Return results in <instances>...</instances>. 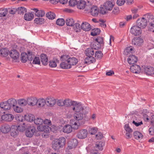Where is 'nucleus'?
Listing matches in <instances>:
<instances>
[{
    "mask_svg": "<svg viewBox=\"0 0 154 154\" xmlns=\"http://www.w3.org/2000/svg\"><path fill=\"white\" fill-rule=\"evenodd\" d=\"M86 109L87 108L83 106L81 103H78L75 107H73L72 110L75 112L73 116L74 118L77 121L82 120L84 115L88 112Z\"/></svg>",
    "mask_w": 154,
    "mask_h": 154,
    "instance_id": "f257e3e1",
    "label": "nucleus"
},
{
    "mask_svg": "<svg viewBox=\"0 0 154 154\" xmlns=\"http://www.w3.org/2000/svg\"><path fill=\"white\" fill-rule=\"evenodd\" d=\"M34 123L36 125H38L37 129L38 131L48 133L51 130V128L49 126L44 125V120L43 119L38 118L34 120Z\"/></svg>",
    "mask_w": 154,
    "mask_h": 154,
    "instance_id": "f03ea898",
    "label": "nucleus"
},
{
    "mask_svg": "<svg viewBox=\"0 0 154 154\" xmlns=\"http://www.w3.org/2000/svg\"><path fill=\"white\" fill-rule=\"evenodd\" d=\"M65 143V138L63 137H61L54 140L52 143V147L55 150L59 149L60 148L63 147Z\"/></svg>",
    "mask_w": 154,
    "mask_h": 154,
    "instance_id": "7ed1b4c3",
    "label": "nucleus"
},
{
    "mask_svg": "<svg viewBox=\"0 0 154 154\" xmlns=\"http://www.w3.org/2000/svg\"><path fill=\"white\" fill-rule=\"evenodd\" d=\"M113 2L110 1L106 2L103 4L102 7H101L100 10V13L102 14H105L107 11L111 10L114 6Z\"/></svg>",
    "mask_w": 154,
    "mask_h": 154,
    "instance_id": "20e7f679",
    "label": "nucleus"
},
{
    "mask_svg": "<svg viewBox=\"0 0 154 154\" xmlns=\"http://www.w3.org/2000/svg\"><path fill=\"white\" fill-rule=\"evenodd\" d=\"M60 59L62 61H66L68 64L70 65L71 68L72 66L76 65L78 62V60L77 59L74 57L70 58L69 56L67 55H62Z\"/></svg>",
    "mask_w": 154,
    "mask_h": 154,
    "instance_id": "39448f33",
    "label": "nucleus"
},
{
    "mask_svg": "<svg viewBox=\"0 0 154 154\" xmlns=\"http://www.w3.org/2000/svg\"><path fill=\"white\" fill-rule=\"evenodd\" d=\"M21 60L23 63H26L28 60L30 61L32 60L33 58L35 57L34 54L31 51H28L27 54L25 53H22L21 54Z\"/></svg>",
    "mask_w": 154,
    "mask_h": 154,
    "instance_id": "423d86ee",
    "label": "nucleus"
},
{
    "mask_svg": "<svg viewBox=\"0 0 154 154\" xmlns=\"http://www.w3.org/2000/svg\"><path fill=\"white\" fill-rule=\"evenodd\" d=\"M9 55L14 62H17L19 61V57L20 54L19 52L16 50H11L10 51Z\"/></svg>",
    "mask_w": 154,
    "mask_h": 154,
    "instance_id": "0eeeda50",
    "label": "nucleus"
},
{
    "mask_svg": "<svg viewBox=\"0 0 154 154\" xmlns=\"http://www.w3.org/2000/svg\"><path fill=\"white\" fill-rule=\"evenodd\" d=\"M147 24V21L144 17L138 19L137 21L136 25L141 29L145 28Z\"/></svg>",
    "mask_w": 154,
    "mask_h": 154,
    "instance_id": "6e6552de",
    "label": "nucleus"
},
{
    "mask_svg": "<svg viewBox=\"0 0 154 154\" xmlns=\"http://www.w3.org/2000/svg\"><path fill=\"white\" fill-rule=\"evenodd\" d=\"M64 106L66 107L71 106V108L72 110L73 107H75L80 103L76 101H72L69 99H66L63 100Z\"/></svg>",
    "mask_w": 154,
    "mask_h": 154,
    "instance_id": "1a4fd4ad",
    "label": "nucleus"
},
{
    "mask_svg": "<svg viewBox=\"0 0 154 154\" xmlns=\"http://www.w3.org/2000/svg\"><path fill=\"white\" fill-rule=\"evenodd\" d=\"M130 32L131 33L134 35L137 36L140 35L142 33L141 29L136 26L132 27L130 29Z\"/></svg>",
    "mask_w": 154,
    "mask_h": 154,
    "instance_id": "9d476101",
    "label": "nucleus"
},
{
    "mask_svg": "<svg viewBox=\"0 0 154 154\" xmlns=\"http://www.w3.org/2000/svg\"><path fill=\"white\" fill-rule=\"evenodd\" d=\"M45 104L48 106H53L56 103V100L53 97H48L45 99Z\"/></svg>",
    "mask_w": 154,
    "mask_h": 154,
    "instance_id": "9b49d317",
    "label": "nucleus"
},
{
    "mask_svg": "<svg viewBox=\"0 0 154 154\" xmlns=\"http://www.w3.org/2000/svg\"><path fill=\"white\" fill-rule=\"evenodd\" d=\"M1 119L3 120H4L7 122H11L14 119V116L13 115L11 114H6L5 113H2Z\"/></svg>",
    "mask_w": 154,
    "mask_h": 154,
    "instance_id": "f8f14e48",
    "label": "nucleus"
},
{
    "mask_svg": "<svg viewBox=\"0 0 154 154\" xmlns=\"http://www.w3.org/2000/svg\"><path fill=\"white\" fill-rule=\"evenodd\" d=\"M88 134L87 130L85 129H83L79 131L77 134V136L79 139H83L87 137Z\"/></svg>",
    "mask_w": 154,
    "mask_h": 154,
    "instance_id": "ddd939ff",
    "label": "nucleus"
},
{
    "mask_svg": "<svg viewBox=\"0 0 154 154\" xmlns=\"http://www.w3.org/2000/svg\"><path fill=\"white\" fill-rule=\"evenodd\" d=\"M35 128L33 126H30L28 128L26 131V135L28 137H31L35 131Z\"/></svg>",
    "mask_w": 154,
    "mask_h": 154,
    "instance_id": "4468645a",
    "label": "nucleus"
},
{
    "mask_svg": "<svg viewBox=\"0 0 154 154\" xmlns=\"http://www.w3.org/2000/svg\"><path fill=\"white\" fill-rule=\"evenodd\" d=\"M143 69L147 75H151L154 74V68L151 66H142Z\"/></svg>",
    "mask_w": 154,
    "mask_h": 154,
    "instance_id": "2eb2a0df",
    "label": "nucleus"
},
{
    "mask_svg": "<svg viewBox=\"0 0 154 154\" xmlns=\"http://www.w3.org/2000/svg\"><path fill=\"white\" fill-rule=\"evenodd\" d=\"M143 39L140 37L134 38L132 41V44L136 46L141 45L143 43Z\"/></svg>",
    "mask_w": 154,
    "mask_h": 154,
    "instance_id": "dca6fc26",
    "label": "nucleus"
},
{
    "mask_svg": "<svg viewBox=\"0 0 154 154\" xmlns=\"http://www.w3.org/2000/svg\"><path fill=\"white\" fill-rule=\"evenodd\" d=\"M78 142L75 139H73L69 141L68 146L69 149H72L75 148L78 145Z\"/></svg>",
    "mask_w": 154,
    "mask_h": 154,
    "instance_id": "f3484780",
    "label": "nucleus"
},
{
    "mask_svg": "<svg viewBox=\"0 0 154 154\" xmlns=\"http://www.w3.org/2000/svg\"><path fill=\"white\" fill-rule=\"evenodd\" d=\"M11 135L13 137H16L18 134L19 131L17 125H12L11 126V129L10 130Z\"/></svg>",
    "mask_w": 154,
    "mask_h": 154,
    "instance_id": "a211bd4d",
    "label": "nucleus"
},
{
    "mask_svg": "<svg viewBox=\"0 0 154 154\" xmlns=\"http://www.w3.org/2000/svg\"><path fill=\"white\" fill-rule=\"evenodd\" d=\"M130 70L133 73L138 74L140 73L141 69L139 66L134 64L131 66Z\"/></svg>",
    "mask_w": 154,
    "mask_h": 154,
    "instance_id": "6ab92c4d",
    "label": "nucleus"
},
{
    "mask_svg": "<svg viewBox=\"0 0 154 154\" xmlns=\"http://www.w3.org/2000/svg\"><path fill=\"white\" fill-rule=\"evenodd\" d=\"M0 112H4L2 111V109L5 110H8L11 109V107L10 106L8 103L7 101L3 102L0 103Z\"/></svg>",
    "mask_w": 154,
    "mask_h": 154,
    "instance_id": "aec40b11",
    "label": "nucleus"
},
{
    "mask_svg": "<svg viewBox=\"0 0 154 154\" xmlns=\"http://www.w3.org/2000/svg\"><path fill=\"white\" fill-rule=\"evenodd\" d=\"M90 13L92 16L96 17L100 13V10L97 6H94L91 8Z\"/></svg>",
    "mask_w": 154,
    "mask_h": 154,
    "instance_id": "412c9836",
    "label": "nucleus"
},
{
    "mask_svg": "<svg viewBox=\"0 0 154 154\" xmlns=\"http://www.w3.org/2000/svg\"><path fill=\"white\" fill-rule=\"evenodd\" d=\"M27 104L30 106H35L36 104L37 98L35 97H29L27 98Z\"/></svg>",
    "mask_w": 154,
    "mask_h": 154,
    "instance_id": "4be33fe9",
    "label": "nucleus"
},
{
    "mask_svg": "<svg viewBox=\"0 0 154 154\" xmlns=\"http://www.w3.org/2000/svg\"><path fill=\"white\" fill-rule=\"evenodd\" d=\"M11 129V126L8 124H4L1 127L0 130L3 133L7 134L8 133Z\"/></svg>",
    "mask_w": 154,
    "mask_h": 154,
    "instance_id": "5701e85b",
    "label": "nucleus"
},
{
    "mask_svg": "<svg viewBox=\"0 0 154 154\" xmlns=\"http://www.w3.org/2000/svg\"><path fill=\"white\" fill-rule=\"evenodd\" d=\"M137 61V58L135 56H129L128 58V62L129 64L134 65Z\"/></svg>",
    "mask_w": 154,
    "mask_h": 154,
    "instance_id": "b1692460",
    "label": "nucleus"
},
{
    "mask_svg": "<svg viewBox=\"0 0 154 154\" xmlns=\"http://www.w3.org/2000/svg\"><path fill=\"white\" fill-rule=\"evenodd\" d=\"M36 105L38 108H42L44 107L45 105V99L43 98L37 99Z\"/></svg>",
    "mask_w": 154,
    "mask_h": 154,
    "instance_id": "393cba45",
    "label": "nucleus"
},
{
    "mask_svg": "<svg viewBox=\"0 0 154 154\" xmlns=\"http://www.w3.org/2000/svg\"><path fill=\"white\" fill-rule=\"evenodd\" d=\"M81 28L85 31H88L91 29L90 24L86 22H83L81 24Z\"/></svg>",
    "mask_w": 154,
    "mask_h": 154,
    "instance_id": "a878e982",
    "label": "nucleus"
},
{
    "mask_svg": "<svg viewBox=\"0 0 154 154\" xmlns=\"http://www.w3.org/2000/svg\"><path fill=\"white\" fill-rule=\"evenodd\" d=\"M105 144V142L103 141L97 142L96 143L95 146L94 148H95V149L97 148V149L101 151L103 149V147Z\"/></svg>",
    "mask_w": 154,
    "mask_h": 154,
    "instance_id": "bb28decb",
    "label": "nucleus"
},
{
    "mask_svg": "<svg viewBox=\"0 0 154 154\" xmlns=\"http://www.w3.org/2000/svg\"><path fill=\"white\" fill-rule=\"evenodd\" d=\"M31 10L35 13V15L37 17H42L45 16V13L43 10H39L36 8L32 9Z\"/></svg>",
    "mask_w": 154,
    "mask_h": 154,
    "instance_id": "cd10ccee",
    "label": "nucleus"
},
{
    "mask_svg": "<svg viewBox=\"0 0 154 154\" xmlns=\"http://www.w3.org/2000/svg\"><path fill=\"white\" fill-rule=\"evenodd\" d=\"M95 59L92 56H87L84 60V63L89 64L95 62Z\"/></svg>",
    "mask_w": 154,
    "mask_h": 154,
    "instance_id": "c85d7f7f",
    "label": "nucleus"
},
{
    "mask_svg": "<svg viewBox=\"0 0 154 154\" xmlns=\"http://www.w3.org/2000/svg\"><path fill=\"white\" fill-rule=\"evenodd\" d=\"M10 51L8 49L4 48L0 50V55L3 57H6L9 54Z\"/></svg>",
    "mask_w": 154,
    "mask_h": 154,
    "instance_id": "c756f323",
    "label": "nucleus"
},
{
    "mask_svg": "<svg viewBox=\"0 0 154 154\" xmlns=\"http://www.w3.org/2000/svg\"><path fill=\"white\" fill-rule=\"evenodd\" d=\"M72 130V126L69 124L65 125L63 128V131L65 133L69 134L70 133Z\"/></svg>",
    "mask_w": 154,
    "mask_h": 154,
    "instance_id": "7c9ffc66",
    "label": "nucleus"
},
{
    "mask_svg": "<svg viewBox=\"0 0 154 154\" xmlns=\"http://www.w3.org/2000/svg\"><path fill=\"white\" fill-rule=\"evenodd\" d=\"M86 2L84 0H80L77 2V7L80 9H83L86 5Z\"/></svg>",
    "mask_w": 154,
    "mask_h": 154,
    "instance_id": "2f4dec72",
    "label": "nucleus"
},
{
    "mask_svg": "<svg viewBox=\"0 0 154 154\" xmlns=\"http://www.w3.org/2000/svg\"><path fill=\"white\" fill-rule=\"evenodd\" d=\"M34 18V15L31 12H28L25 14L24 17V19L26 21H30Z\"/></svg>",
    "mask_w": 154,
    "mask_h": 154,
    "instance_id": "473e14b6",
    "label": "nucleus"
},
{
    "mask_svg": "<svg viewBox=\"0 0 154 154\" xmlns=\"http://www.w3.org/2000/svg\"><path fill=\"white\" fill-rule=\"evenodd\" d=\"M87 56H92L94 54V49L92 48H87L85 51Z\"/></svg>",
    "mask_w": 154,
    "mask_h": 154,
    "instance_id": "72a5a7b5",
    "label": "nucleus"
},
{
    "mask_svg": "<svg viewBox=\"0 0 154 154\" xmlns=\"http://www.w3.org/2000/svg\"><path fill=\"white\" fill-rule=\"evenodd\" d=\"M41 62L42 64L46 65L48 63V58L47 56L44 54H42L41 55Z\"/></svg>",
    "mask_w": 154,
    "mask_h": 154,
    "instance_id": "f704fd0d",
    "label": "nucleus"
},
{
    "mask_svg": "<svg viewBox=\"0 0 154 154\" xmlns=\"http://www.w3.org/2000/svg\"><path fill=\"white\" fill-rule=\"evenodd\" d=\"M145 18L147 19L149 23L153 22L154 23V16L150 13H147L144 16Z\"/></svg>",
    "mask_w": 154,
    "mask_h": 154,
    "instance_id": "c9c22d12",
    "label": "nucleus"
},
{
    "mask_svg": "<svg viewBox=\"0 0 154 154\" xmlns=\"http://www.w3.org/2000/svg\"><path fill=\"white\" fill-rule=\"evenodd\" d=\"M25 119L27 121L31 122L34 120L35 116L34 115L31 114H27L25 115Z\"/></svg>",
    "mask_w": 154,
    "mask_h": 154,
    "instance_id": "e433bc0d",
    "label": "nucleus"
},
{
    "mask_svg": "<svg viewBox=\"0 0 154 154\" xmlns=\"http://www.w3.org/2000/svg\"><path fill=\"white\" fill-rule=\"evenodd\" d=\"M63 61V62L60 64V66L61 68L66 69L71 68L70 65H69L66 61Z\"/></svg>",
    "mask_w": 154,
    "mask_h": 154,
    "instance_id": "4c0bfd02",
    "label": "nucleus"
},
{
    "mask_svg": "<svg viewBox=\"0 0 154 154\" xmlns=\"http://www.w3.org/2000/svg\"><path fill=\"white\" fill-rule=\"evenodd\" d=\"M17 102L18 104L22 106H25L27 104V100L24 98L19 99L17 100Z\"/></svg>",
    "mask_w": 154,
    "mask_h": 154,
    "instance_id": "58836bf2",
    "label": "nucleus"
},
{
    "mask_svg": "<svg viewBox=\"0 0 154 154\" xmlns=\"http://www.w3.org/2000/svg\"><path fill=\"white\" fill-rule=\"evenodd\" d=\"M10 106L11 107H13V108L16 105L17 103L16 100L14 98H10L7 100Z\"/></svg>",
    "mask_w": 154,
    "mask_h": 154,
    "instance_id": "ea45409f",
    "label": "nucleus"
},
{
    "mask_svg": "<svg viewBox=\"0 0 154 154\" xmlns=\"http://www.w3.org/2000/svg\"><path fill=\"white\" fill-rule=\"evenodd\" d=\"M134 136L137 140L142 139L143 135L142 134L138 131H135L134 132Z\"/></svg>",
    "mask_w": 154,
    "mask_h": 154,
    "instance_id": "a19ab883",
    "label": "nucleus"
},
{
    "mask_svg": "<svg viewBox=\"0 0 154 154\" xmlns=\"http://www.w3.org/2000/svg\"><path fill=\"white\" fill-rule=\"evenodd\" d=\"M73 29L74 31L77 32H80L81 28L80 24L78 23H75L73 25Z\"/></svg>",
    "mask_w": 154,
    "mask_h": 154,
    "instance_id": "79ce46f5",
    "label": "nucleus"
},
{
    "mask_svg": "<svg viewBox=\"0 0 154 154\" xmlns=\"http://www.w3.org/2000/svg\"><path fill=\"white\" fill-rule=\"evenodd\" d=\"M8 13L6 8H0V17H5Z\"/></svg>",
    "mask_w": 154,
    "mask_h": 154,
    "instance_id": "37998d69",
    "label": "nucleus"
},
{
    "mask_svg": "<svg viewBox=\"0 0 154 154\" xmlns=\"http://www.w3.org/2000/svg\"><path fill=\"white\" fill-rule=\"evenodd\" d=\"M46 16L49 19L53 20L55 18L56 15L54 13L50 12L46 14Z\"/></svg>",
    "mask_w": 154,
    "mask_h": 154,
    "instance_id": "c03bdc74",
    "label": "nucleus"
},
{
    "mask_svg": "<svg viewBox=\"0 0 154 154\" xmlns=\"http://www.w3.org/2000/svg\"><path fill=\"white\" fill-rule=\"evenodd\" d=\"M66 23L67 26H72L74 23V21L73 19L68 18L66 20Z\"/></svg>",
    "mask_w": 154,
    "mask_h": 154,
    "instance_id": "a18cd8bd",
    "label": "nucleus"
},
{
    "mask_svg": "<svg viewBox=\"0 0 154 154\" xmlns=\"http://www.w3.org/2000/svg\"><path fill=\"white\" fill-rule=\"evenodd\" d=\"M17 11L18 14H23L27 11V10L26 8L23 7H20L18 8Z\"/></svg>",
    "mask_w": 154,
    "mask_h": 154,
    "instance_id": "49530a36",
    "label": "nucleus"
},
{
    "mask_svg": "<svg viewBox=\"0 0 154 154\" xmlns=\"http://www.w3.org/2000/svg\"><path fill=\"white\" fill-rule=\"evenodd\" d=\"M65 21L63 18H59L57 20L56 23L59 26H63L65 24Z\"/></svg>",
    "mask_w": 154,
    "mask_h": 154,
    "instance_id": "de8ad7c7",
    "label": "nucleus"
},
{
    "mask_svg": "<svg viewBox=\"0 0 154 154\" xmlns=\"http://www.w3.org/2000/svg\"><path fill=\"white\" fill-rule=\"evenodd\" d=\"M98 129L96 127H92L89 128L88 131L91 135H94L97 132Z\"/></svg>",
    "mask_w": 154,
    "mask_h": 154,
    "instance_id": "09e8293b",
    "label": "nucleus"
},
{
    "mask_svg": "<svg viewBox=\"0 0 154 154\" xmlns=\"http://www.w3.org/2000/svg\"><path fill=\"white\" fill-rule=\"evenodd\" d=\"M17 127L18 131L23 132L25 130V125L24 123H23L22 124H20L19 125L17 126Z\"/></svg>",
    "mask_w": 154,
    "mask_h": 154,
    "instance_id": "8fccbe9b",
    "label": "nucleus"
},
{
    "mask_svg": "<svg viewBox=\"0 0 154 154\" xmlns=\"http://www.w3.org/2000/svg\"><path fill=\"white\" fill-rule=\"evenodd\" d=\"M35 23L38 24H41L44 22V19L42 18H36L34 20Z\"/></svg>",
    "mask_w": 154,
    "mask_h": 154,
    "instance_id": "3c124183",
    "label": "nucleus"
},
{
    "mask_svg": "<svg viewBox=\"0 0 154 154\" xmlns=\"http://www.w3.org/2000/svg\"><path fill=\"white\" fill-rule=\"evenodd\" d=\"M95 41L99 44L101 45L102 46L103 45V38L100 37H98L95 39Z\"/></svg>",
    "mask_w": 154,
    "mask_h": 154,
    "instance_id": "603ef678",
    "label": "nucleus"
},
{
    "mask_svg": "<svg viewBox=\"0 0 154 154\" xmlns=\"http://www.w3.org/2000/svg\"><path fill=\"white\" fill-rule=\"evenodd\" d=\"M103 54L100 51H97L95 53V57L97 59H101L103 57Z\"/></svg>",
    "mask_w": 154,
    "mask_h": 154,
    "instance_id": "864d4df0",
    "label": "nucleus"
},
{
    "mask_svg": "<svg viewBox=\"0 0 154 154\" xmlns=\"http://www.w3.org/2000/svg\"><path fill=\"white\" fill-rule=\"evenodd\" d=\"M102 45L100 44H99L97 42L95 41L93 43V45H92L93 48H92L94 49L98 50L100 48L101 46Z\"/></svg>",
    "mask_w": 154,
    "mask_h": 154,
    "instance_id": "5fc2aeb1",
    "label": "nucleus"
},
{
    "mask_svg": "<svg viewBox=\"0 0 154 154\" xmlns=\"http://www.w3.org/2000/svg\"><path fill=\"white\" fill-rule=\"evenodd\" d=\"M100 29H95L93 30V31L91 32V35L92 36H95L100 33Z\"/></svg>",
    "mask_w": 154,
    "mask_h": 154,
    "instance_id": "6e6d98bb",
    "label": "nucleus"
},
{
    "mask_svg": "<svg viewBox=\"0 0 154 154\" xmlns=\"http://www.w3.org/2000/svg\"><path fill=\"white\" fill-rule=\"evenodd\" d=\"M133 48L131 47H128L126 48L124 51V54L126 55H128L129 54L132 53Z\"/></svg>",
    "mask_w": 154,
    "mask_h": 154,
    "instance_id": "4d7b16f0",
    "label": "nucleus"
},
{
    "mask_svg": "<svg viewBox=\"0 0 154 154\" xmlns=\"http://www.w3.org/2000/svg\"><path fill=\"white\" fill-rule=\"evenodd\" d=\"M13 109L14 111L17 112L19 113L23 111V109L20 107L15 105L13 107Z\"/></svg>",
    "mask_w": 154,
    "mask_h": 154,
    "instance_id": "13d9d810",
    "label": "nucleus"
},
{
    "mask_svg": "<svg viewBox=\"0 0 154 154\" xmlns=\"http://www.w3.org/2000/svg\"><path fill=\"white\" fill-rule=\"evenodd\" d=\"M32 63L34 64H40V60L38 57H34Z\"/></svg>",
    "mask_w": 154,
    "mask_h": 154,
    "instance_id": "bf43d9fd",
    "label": "nucleus"
},
{
    "mask_svg": "<svg viewBox=\"0 0 154 154\" xmlns=\"http://www.w3.org/2000/svg\"><path fill=\"white\" fill-rule=\"evenodd\" d=\"M132 123L134 124L136 126H138L143 124L142 121H138L137 119L133 121Z\"/></svg>",
    "mask_w": 154,
    "mask_h": 154,
    "instance_id": "052dcab7",
    "label": "nucleus"
},
{
    "mask_svg": "<svg viewBox=\"0 0 154 154\" xmlns=\"http://www.w3.org/2000/svg\"><path fill=\"white\" fill-rule=\"evenodd\" d=\"M77 3L76 0H70L69 2V5L72 7H73L76 5H77Z\"/></svg>",
    "mask_w": 154,
    "mask_h": 154,
    "instance_id": "680f3d73",
    "label": "nucleus"
},
{
    "mask_svg": "<svg viewBox=\"0 0 154 154\" xmlns=\"http://www.w3.org/2000/svg\"><path fill=\"white\" fill-rule=\"evenodd\" d=\"M124 128L127 132H132V130L128 124H127L125 125Z\"/></svg>",
    "mask_w": 154,
    "mask_h": 154,
    "instance_id": "e2e57ef3",
    "label": "nucleus"
},
{
    "mask_svg": "<svg viewBox=\"0 0 154 154\" xmlns=\"http://www.w3.org/2000/svg\"><path fill=\"white\" fill-rule=\"evenodd\" d=\"M73 126V128L74 129L77 130L78 129L80 125V123L79 122H75L74 124H72Z\"/></svg>",
    "mask_w": 154,
    "mask_h": 154,
    "instance_id": "0e129e2a",
    "label": "nucleus"
},
{
    "mask_svg": "<svg viewBox=\"0 0 154 154\" xmlns=\"http://www.w3.org/2000/svg\"><path fill=\"white\" fill-rule=\"evenodd\" d=\"M90 154H100L99 152L96 149H95V148H93L90 151Z\"/></svg>",
    "mask_w": 154,
    "mask_h": 154,
    "instance_id": "69168bd1",
    "label": "nucleus"
},
{
    "mask_svg": "<svg viewBox=\"0 0 154 154\" xmlns=\"http://www.w3.org/2000/svg\"><path fill=\"white\" fill-rule=\"evenodd\" d=\"M49 65L51 67H55L57 66V65L55 61L51 60L49 61Z\"/></svg>",
    "mask_w": 154,
    "mask_h": 154,
    "instance_id": "338daca9",
    "label": "nucleus"
},
{
    "mask_svg": "<svg viewBox=\"0 0 154 154\" xmlns=\"http://www.w3.org/2000/svg\"><path fill=\"white\" fill-rule=\"evenodd\" d=\"M15 118L17 121L22 122L23 120V116L20 115H18L16 116Z\"/></svg>",
    "mask_w": 154,
    "mask_h": 154,
    "instance_id": "774afa93",
    "label": "nucleus"
}]
</instances>
